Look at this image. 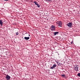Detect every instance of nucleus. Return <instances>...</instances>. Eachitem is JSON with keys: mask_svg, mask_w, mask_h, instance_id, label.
Listing matches in <instances>:
<instances>
[{"mask_svg": "<svg viewBox=\"0 0 80 80\" xmlns=\"http://www.w3.org/2000/svg\"><path fill=\"white\" fill-rule=\"evenodd\" d=\"M58 25L59 27H62V22L61 21H59L58 23Z\"/></svg>", "mask_w": 80, "mask_h": 80, "instance_id": "20e7f679", "label": "nucleus"}, {"mask_svg": "<svg viewBox=\"0 0 80 80\" xmlns=\"http://www.w3.org/2000/svg\"><path fill=\"white\" fill-rule=\"evenodd\" d=\"M0 24L1 25H3V22H2V20H0Z\"/></svg>", "mask_w": 80, "mask_h": 80, "instance_id": "1a4fd4ad", "label": "nucleus"}, {"mask_svg": "<svg viewBox=\"0 0 80 80\" xmlns=\"http://www.w3.org/2000/svg\"><path fill=\"white\" fill-rule=\"evenodd\" d=\"M36 5H37V7H38V8H40V6L39 4H38V3Z\"/></svg>", "mask_w": 80, "mask_h": 80, "instance_id": "9b49d317", "label": "nucleus"}, {"mask_svg": "<svg viewBox=\"0 0 80 80\" xmlns=\"http://www.w3.org/2000/svg\"><path fill=\"white\" fill-rule=\"evenodd\" d=\"M78 77H80V73L78 74Z\"/></svg>", "mask_w": 80, "mask_h": 80, "instance_id": "4468645a", "label": "nucleus"}, {"mask_svg": "<svg viewBox=\"0 0 80 80\" xmlns=\"http://www.w3.org/2000/svg\"><path fill=\"white\" fill-rule=\"evenodd\" d=\"M62 77H65V74H62L61 75Z\"/></svg>", "mask_w": 80, "mask_h": 80, "instance_id": "f8f14e48", "label": "nucleus"}, {"mask_svg": "<svg viewBox=\"0 0 80 80\" xmlns=\"http://www.w3.org/2000/svg\"><path fill=\"white\" fill-rule=\"evenodd\" d=\"M4 1H8V0H4Z\"/></svg>", "mask_w": 80, "mask_h": 80, "instance_id": "6ab92c4d", "label": "nucleus"}, {"mask_svg": "<svg viewBox=\"0 0 80 80\" xmlns=\"http://www.w3.org/2000/svg\"><path fill=\"white\" fill-rule=\"evenodd\" d=\"M71 44H72V43H73V41H72L71 42Z\"/></svg>", "mask_w": 80, "mask_h": 80, "instance_id": "f3484780", "label": "nucleus"}, {"mask_svg": "<svg viewBox=\"0 0 80 80\" xmlns=\"http://www.w3.org/2000/svg\"><path fill=\"white\" fill-rule=\"evenodd\" d=\"M51 30L52 31H55V27L53 25H52L51 27Z\"/></svg>", "mask_w": 80, "mask_h": 80, "instance_id": "f257e3e1", "label": "nucleus"}, {"mask_svg": "<svg viewBox=\"0 0 80 80\" xmlns=\"http://www.w3.org/2000/svg\"><path fill=\"white\" fill-rule=\"evenodd\" d=\"M59 65H62V63H59Z\"/></svg>", "mask_w": 80, "mask_h": 80, "instance_id": "a211bd4d", "label": "nucleus"}, {"mask_svg": "<svg viewBox=\"0 0 80 80\" xmlns=\"http://www.w3.org/2000/svg\"><path fill=\"white\" fill-rule=\"evenodd\" d=\"M33 3H35V5H36L37 4H38V2H37L36 1H34L33 2Z\"/></svg>", "mask_w": 80, "mask_h": 80, "instance_id": "9d476101", "label": "nucleus"}, {"mask_svg": "<svg viewBox=\"0 0 80 80\" xmlns=\"http://www.w3.org/2000/svg\"><path fill=\"white\" fill-rule=\"evenodd\" d=\"M29 35V36H30V35Z\"/></svg>", "mask_w": 80, "mask_h": 80, "instance_id": "412c9836", "label": "nucleus"}, {"mask_svg": "<svg viewBox=\"0 0 80 80\" xmlns=\"http://www.w3.org/2000/svg\"><path fill=\"white\" fill-rule=\"evenodd\" d=\"M5 78H6V79H7V80H10V78H11V77H10V76L7 75L6 76V77H5Z\"/></svg>", "mask_w": 80, "mask_h": 80, "instance_id": "7ed1b4c3", "label": "nucleus"}, {"mask_svg": "<svg viewBox=\"0 0 80 80\" xmlns=\"http://www.w3.org/2000/svg\"><path fill=\"white\" fill-rule=\"evenodd\" d=\"M16 35H19V33H18V32H16Z\"/></svg>", "mask_w": 80, "mask_h": 80, "instance_id": "ddd939ff", "label": "nucleus"}, {"mask_svg": "<svg viewBox=\"0 0 80 80\" xmlns=\"http://www.w3.org/2000/svg\"><path fill=\"white\" fill-rule=\"evenodd\" d=\"M45 1L46 2H49L50 1V0H45Z\"/></svg>", "mask_w": 80, "mask_h": 80, "instance_id": "dca6fc26", "label": "nucleus"}, {"mask_svg": "<svg viewBox=\"0 0 80 80\" xmlns=\"http://www.w3.org/2000/svg\"><path fill=\"white\" fill-rule=\"evenodd\" d=\"M67 25V26L69 27V28H70V27H72V23L71 22H69V23H68Z\"/></svg>", "mask_w": 80, "mask_h": 80, "instance_id": "39448f33", "label": "nucleus"}, {"mask_svg": "<svg viewBox=\"0 0 80 80\" xmlns=\"http://www.w3.org/2000/svg\"><path fill=\"white\" fill-rule=\"evenodd\" d=\"M57 63L58 64V66H61V65H59V62H57Z\"/></svg>", "mask_w": 80, "mask_h": 80, "instance_id": "2eb2a0df", "label": "nucleus"}, {"mask_svg": "<svg viewBox=\"0 0 80 80\" xmlns=\"http://www.w3.org/2000/svg\"><path fill=\"white\" fill-rule=\"evenodd\" d=\"M56 67H57V65H56V64H54L52 67H51L50 68L51 69H53V68Z\"/></svg>", "mask_w": 80, "mask_h": 80, "instance_id": "423d86ee", "label": "nucleus"}, {"mask_svg": "<svg viewBox=\"0 0 80 80\" xmlns=\"http://www.w3.org/2000/svg\"><path fill=\"white\" fill-rule=\"evenodd\" d=\"M78 66L77 65H75L74 67V70L76 71H78Z\"/></svg>", "mask_w": 80, "mask_h": 80, "instance_id": "f03ea898", "label": "nucleus"}, {"mask_svg": "<svg viewBox=\"0 0 80 80\" xmlns=\"http://www.w3.org/2000/svg\"><path fill=\"white\" fill-rule=\"evenodd\" d=\"M58 33H59V32H54V36H55L56 35H57V34H58Z\"/></svg>", "mask_w": 80, "mask_h": 80, "instance_id": "0eeeda50", "label": "nucleus"}, {"mask_svg": "<svg viewBox=\"0 0 80 80\" xmlns=\"http://www.w3.org/2000/svg\"><path fill=\"white\" fill-rule=\"evenodd\" d=\"M52 0H50V1H49V2H51V1H52Z\"/></svg>", "mask_w": 80, "mask_h": 80, "instance_id": "aec40b11", "label": "nucleus"}, {"mask_svg": "<svg viewBox=\"0 0 80 80\" xmlns=\"http://www.w3.org/2000/svg\"><path fill=\"white\" fill-rule=\"evenodd\" d=\"M24 39L26 40H29V39H30V37H25L24 38Z\"/></svg>", "mask_w": 80, "mask_h": 80, "instance_id": "6e6552de", "label": "nucleus"}]
</instances>
